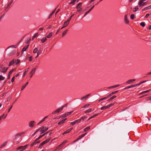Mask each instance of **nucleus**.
Returning <instances> with one entry per match:
<instances>
[{"label": "nucleus", "mask_w": 151, "mask_h": 151, "mask_svg": "<svg viewBox=\"0 0 151 151\" xmlns=\"http://www.w3.org/2000/svg\"><path fill=\"white\" fill-rule=\"evenodd\" d=\"M28 144H26L25 145L23 146H21L18 147L17 148V150H19V151H23L25 150L28 146Z\"/></svg>", "instance_id": "nucleus-1"}, {"label": "nucleus", "mask_w": 151, "mask_h": 151, "mask_svg": "<svg viewBox=\"0 0 151 151\" xmlns=\"http://www.w3.org/2000/svg\"><path fill=\"white\" fill-rule=\"evenodd\" d=\"M82 3H79L76 6V8L77 9V12H80L82 9V8L81 7Z\"/></svg>", "instance_id": "nucleus-2"}, {"label": "nucleus", "mask_w": 151, "mask_h": 151, "mask_svg": "<svg viewBox=\"0 0 151 151\" xmlns=\"http://www.w3.org/2000/svg\"><path fill=\"white\" fill-rule=\"evenodd\" d=\"M8 68H6L3 65H0V71L4 73H6L7 70Z\"/></svg>", "instance_id": "nucleus-3"}, {"label": "nucleus", "mask_w": 151, "mask_h": 151, "mask_svg": "<svg viewBox=\"0 0 151 151\" xmlns=\"http://www.w3.org/2000/svg\"><path fill=\"white\" fill-rule=\"evenodd\" d=\"M144 1L142 0H140L138 2V4L139 5V7H143L145 5H146L147 4V2H144Z\"/></svg>", "instance_id": "nucleus-4"}, {"label": "nucleus", "mask_w": 151, "mask_h": 151, "mask_svg": "<svg viewBox=\"0 0 151 151\" xmlns=\"http://www.w3.org/2000/svg\"><path fill=\"white\" fill-rule=\"evenodd\" d=\"M63 107L64 106H62L61 108H58V109L55 110V111L52 112V114H53L59 113L63 109Z\"/></svg>", "instance_id": "nucleus-5"}, {"label": "nucleus", "mask_w": 151, "mask_h": 151, "mask_svg": "<svg viewBox=\"0 0 151 151\" xmlns=\"http://www.w3.org/2000/svg\"><path fill=\"white\" fill-rule=\"evenodd\" d=\"M67 142V141L66 140L64 141L63 142H62V143L59 145L56 148V149H60L61 148L62 146L64 145L65 143Z\"/></svg>", "instance_id": "nucleus-6"}, {"label": "nucleus", "mask_w": 151, "mask_h": 151, "mask_svg": "<svg viewBox=\"0 0 151 151\" xmlns=\"http://www.w3.org/2000/svg\"><path fill=\"white\" fill-rule=\"evenodd\" d=\"M48 129V128L47 127H43L41 129L40 131L42 132L41 134L44 132Z\"/></svg>", "instance_id": "nucleus-7"}, {"label": "nucleus", "mask_w": 151, "mask_h": 151, "mask_svg": "<svg viewBox=\"0 0 151 151\" xmlns=\"http://www.w3.org/2000/svg\"><path fill=\"white\" fill-rule=\"evenodd\" d=\"M86 133L84 134H82L81 136H79L76 140H74L73 141V142H75L78 141L80 139H81L83 137L86 135Z\"/></svg>", "instance_id": "nucleus-8"}, {"label": "nucleus", "mask_w": 151, "mask_h": 151, "mask_svg": "<svg viewBox=\"0 0 151 151\" xmlns=\"http://www.w3.org/2000/svg\"><path fill=\"white\" fill-rule=\"evenodd\" d=\"M35 122L34 121H30L29 123V126L31 127H32L35 126Z\"/></svg>", "instance_id": "nucleus-9"}, {"label": "nucleus", "mask_w": 151, "mask_h": 151, "mask_svg": "<svg viewBox=\"0 0 151 151\" xmlns=\"http://www.w3.org/2000/svg\"><path fill=\"white\" fill-rule=\"evenodd\" d=\"M81 122V119H77L74 122H71L70 124L72 125H75L76 123H78Z\"/></svg>", "instance_id": "nucleus-10"}, {"label": "nucleus", "mask_w": 151, "mask_h": 151, "mask_svg": "<svg viewBox=\"0 0 151 151\" xmlns=\"http://www.w3.org/2000/svg\"><path fill=\"white\" fill-rule=\"evenodd\" d=\"M36 70V68H34L31 71V72L29 73V74L30 75V78H31L33 75L35 73V72Z\"/></svg>", "instance_id": "nucleus-11"}, {"label": "nucleus", "mask_w": 151, "mask_h": 151, "mask_svg": "<svg viewBox=\"0 0 151 151\" xmlns=\"http://www.w3.org/2000/svg\"><path fill=\"white\" fill-rule=\"evenodd\" d=\"M16 59H13L12 61H11V62H9V66H10L11 65H13L16 62Z\"/></svg>", "instance_id": "nucleus-12"}, {"label": "nucleus", "mask_w": 151, "mask_h": 151, "mask_svg": "<svg viewBox=\"0 0 151 151\" xmlns=\"http://www.w3.org/2000/svg\"><path fill=\"white\" fill-rule=\"evenodd\" d=\"M38 139H36L35 141L33 142L31 145V147H32L34 145L36 144L37 143H39L40 142V141H38Z\"/></svg>", "instance_id": "nucleus-13"}, {"label": "nucleus", "mask_w": 151, "mask_h": 151, "mask_svg": "<svg viewBox=\"0 0 151 151\" xmlns=\"http://www.w3.org/2000/svg\"><path fill=\"white\" fill-rule=\"evenodd\" d=\"M124 21L126 23H129V21L127 19V14L125 15L124 16Z\"/></svg>", "instance_id": "nucleus-14"}, {"label": "nucleus", "mask_w": 151, "mask_h": 151, "mask_svg": "<svg viewBox=\"0 0 151 151\" xmlns=\"http://www.w3.org/2000/svg\"><path fill=\"white\" fill-rule=\"evenodd\" d=\"M77 1V2L79 1V0H73L71 1L70 3L69 4L72 5H74L75 4V2L76 1Z\"/></svg>", "instance_id": "nucleus-15"}, {"label": "nucleus", "mask_w": 151, "mask_h": 151, "mask_svg": "<svg viewBox=\"0 0 151 151\" xmlns=\"http://www.w3.org/2000/svg\"><path fill=\"white\" fill-rule=\"evenodd\" d=\"M118 92V91H116L112 92L111 93H110L108 96H107L108 98H109V97L111 96L112 95L117 93V92Z\"/></svg>", "instance_id": "nucleus-16"}, {"label": "nucleus", "mask_w": 151, "mask_h": 151, "mask_svg": "<svg viewBox=\"0 0 151 151\" xmlns=\"http://www.w3.org/2000/svg\"><path fill=\"white\" fill-rule=\"evenodd\" d=\"M7 143V141L4 142L0 146V148H2L3 147H4L6 146Z\"/></svg>", "instance_id": "nucleus-17"}, {"label": "nucleus", "mask_w": 151, "mask_h": 151, "mask_svg": "<svg viewBox=\"0 0 151 151\" xmlns=\"http://www.w3.org/2000/svg\"><path fill=\"white\" fill-rule=\"evenodd\" d=\"M90 95V94H88L85 96L82 97L81 98V100H83L84 99H85V100L86 99L88 98V97Z\"/></svg>", "instance_id": "nucleus-18"}, {"label": "nucleus", "mask_w": 151, "mask_h": 151, "mask_svg": "<svg viewBox=\"0 0 151 151\" xmlns=\"http://www.w3.org/2000/svg\"><path fill=\"white\" fill-rule=\"evenodd\" d=\"M135 81V79L129 80L127 81L126 82V83H127L128 84H130L132 82Z\"/></svg>", "instance_id": "nucleus-19"}, {"label": "nucleus", "mask_w": 151, "mask_h": 151, "mask_svg": "<svg viewBox=\"0 0 151 151\" xmlns=\"http://www.w3.org/2000/svg\"><path fill=\"white\" fill-rule=\"evenodd\" d=\"M56 9V8H55L54 10L52 12L50 13V15L49 17H48V18L49 19H50V18H51V17H52V15L55 12Z\"/></svg>", "instance_id": "nucleus-20"}, {"label": "nucleus", "mask_w": 151, "mask_h": 151, "mask_svg": "<svg viewBox=\"0 0 151 151\" xmlns=\"http://www.w3.org/2000/svg\"><path fill=\"white\" fill-rule=\"evenodd\" d=\"M72 129V128H71L67 130L63 133V134H67V133L69 132Z\"/></svg>", "instance_id": "nucleus-21"}, {"label": "nucleus", "mask_w": 151, "mask_h": 151, "mask_svg": "<svg viewBox=\"0 0 151 151\" xmlns=\"http://www.w3.org/2000/svg\"><path fill=\"white\" fill-rule=\"evenodd\" d=\"M151 8V5H150V6H147V7H145V8H144V9H142V11H145L146 10L150 9Z\"/></svg>", "instance_id": "nucleus-22"}, {"label": "nucleus", "mask_w": 151, "mask_h": 151, "mask_svg": "<svg viewBox=\"0 0 151 151\" xmlns=\"http://www.w3.org/2000/svg\"><path fill=\"white\" fill-rule=\"evenodd\" d=\"M67 118H66V119H63L62 120L60 121V122H59L58 123V124L60 125L61 124H62L65 121H66L67 120Z\"/></svg>", "instance_id": "nucleus-23"}, {"label": "nucleus", "mask_w": 151, "mask_h": 151, "mask_svg": "<svg viewBox=\"0 0 151 151\" xmlns=\"http://www.w3.org/2000/svg\"><path fill=\"white\" fill-rule=\"evenodd\" d=\"M116 97V96H114L112 97H111L110 99H109L107 100V101L108 102H109L110 101L112 100L113 99H114Z\"/></svg>", "instance_id": "nucleus-24"}, {"label": "nucleus", "mask_w": 151, "mask_h": 151, "mask_svg": "<svg viewBox=\"0 0 151 151\" xmlns=\"http://www.w3.org/2000/svg\"><path fill=\"white\" fill-rule=\"evenodd\" d=\"M28 83V82H27L24 85H23L21 88V90H23L27 86Z\"/></svg>", "instance_id": "nucleus-25"}, {"label": "nucleus", "mask_w": 151, "mask_h": 151, "mask_svg": "<svg viewBox=\"0 0 151 151\" xmlns=\"http://www.w3.org/2000/svg\"><path fill=\"white\" fill-rule=\"evenodd\" d=\"M23 134V133L22 132H21L19 133L17 135H16L15 136V138L17 139V138H18V137L21 136L22 134Z\"/></svg>", "instance_id": "nucleus-26"}, {"label": "nucleus", "mask_w": 151, "mask_h": 151, "mask_svg": "<svg viewBox=\"0 0 151 151\" xmlns=\"http://www.w3.org/2000/svg\"><path fill=\"white\" fill-rule=\"evenodd\" d=\"M29 46V45H27V46L24 47L22 50V52H24L27 49L28 47Z\"/></svg>", "instance_id": "nucleus-27"}, {"label": "nucleus", "mask_w": 151, "mask_h": 151, "mask_svg": "<svg viewBox=\"0 0 151 151\" xmlns=\"http://www.w3.org/2000/svg\"><path fill=\"white\" fill-rule=\"evenodd\" d=\"M92 111V109H89L87 110H86L85 111H84V113H89L91 112Z\"/></svg>", "instance_id": "nucleus-28"}, {"label": "nucleus", "mask_w": 151, "mask_h": 151, "mask_svg": "<svg viewBox=\"0 0 151 151\" xmlns=\"http://www.w3.org/2000/svg\"><path fill=\"white\" fill-rule=\"evenodd\" d=\"M52 36V34L51 32L49 33L46 36V38H49Z\"/></svg>", "instance_id": "nucleus-29"}, {"label": "nucleus", "mask_w": 151, "mask_h": 151, "mask_svg": "<svg viewBox=\"0 0 151 151\" xmlns=\"http://www.w3.org/2000/svg\"><path fill=\"white\" fill-rule=\"evenodd\" d=\"M68 29L65 30V31H64V32H63L62 35V37H63L67 33V32H68Z\"/></svg>", "instance_id": "nucleus-30"}, {"label": "nucleus", "mask_w": 151, "mask_h": 151, "mask_svg": "<svg viewBox=\"0 0 151 151\" xmlns=\"http://www.w3.org/2000/svg\"><path fill=\"white\" fill-rule=\"evenodd\" d=\"M45 144V143L43 141L40 144L39 146V148H40L42 147V146Z\"/></svg>", "instance_id": "nucleus-31"}, {"label": "nucleus", "mask_w": 151, "mask_h": 151, "mask_svg": "<svg viewBox=\"0 0 151 151\" xmlns=\"http://www.w3.org/2000/svg\"><path fill=\"white\" fill-rule=\"evenodd\" d=\"M29 69V68H27L25 69V72H24V73L23 74V75L22 77H24V76H25V75L26 74V73L28 71Z\"/></svg>", "instance_id": "nucleus-32"}, {"label": "nucleus", "mask_w": 151, "mask_h": 151, "mask_svg": "<svg viewBox=\"0 0 151 151\" xmlns=\"http://www.w3.org/2000/svg\"><path fill=\"white\" fill-rule=\"evenodd\" d=\"M48 133V132H47L46 133L43 134L42 135L40 136L37 139H38V140L40 138H41L42 137H43L45 135V134Z\"/></svg>", "instance_id": "nucleus-33"}, {"label": "nucleus", "mask_w": 151, "mask_h": 151, "mask_svg": "<svg viewBox=\"0 0 151 151\" xmlns=\"http://www.w3.org/2000/svg\"><path fill=\"white\" fill-rule=\"evenodd\" d=\"M150 90H151V89H149V90H147V91H142V92L140 94H142L145 93H146L149 92L150 91Z\"/></svg>", "instance_id": "nucleus-34"}, {"label": "nucleus", "mask_w": 151, "mask_h": 151, "mask_svg": "<svg viewBox=\"0 0 151 151\" xmlns=\"http://www.w3.org/2000/svg\"><path fill=\"white\" fill-rule=\"evenodd\" d=\"M46 40H47V38L46 37H45V38H42V39H41V41L42 43H44L46 41Z\"/></svg>", "instance_id": "nucleus-35"}, {"label": "nucleus", "mask_w": 151, "mask_h": 151, "mask_svg": "<svg viewBox=\"0 0 151 151\" xmlns=\"http://www.w3.org/2000/svg\"><path fill=\"white\" fill-rule=\"evenodd\" d=\"M42 52V50H39L37 52V56L36 57V58L37 57L39 56V55L41 54V53Z\"/></svg>", "instance_id": "nucleus-36"}, {"label": "nucleus", "mask_w": 151, "mask_h": 151, "mask_svg": "<svg viewBox=\"0 0 151 151\" xmlns=\"http://www.w3.org/2000/svg\"><path fill=\"white\" fill-rule=\"evenodd\" d=\"M139 9V8L138 6H136L135 8L133 9V12H135L138 10Z\"/></svg>", "instance_id": "nucleus-37"}, {"label": "nucleus", "mask_w": 151, "mask_h": 151, "mask_svg": "<svg viewBox=\"0 0 151 151\" xmlns=\"http://www.w3.org/2000/svg\"><path fill=\"white\" fill-rule=\"evenodd\" d=\"M90 129V127H86L84 130V131L85 132H86L87 131L89 130Z\"/></svg>", "instance_id": "nucleus-38"}, {"label": "nucleus", "mask_w": 151, "mask_h": 151, "mask_svg": "<svg viewBox=\"0 0 151 151\" xmlns=\"http://www.w3.org/2000/svg\"><path fill=\"white\" fill-rule=\"evenodd\" d=\"M119 86V85H114V86H111V87H108V88H116V87Z\"/></svg>", "instance_id": "nucleus-39"}, {"label": "nucleus", "mask_w": 151, "mask_h": 151, "mask_svg": "<svg viewBox=\"0 0 151 151\" xmlns=\"http://www.w3.org/2000/svg\"><path fill=\"white\" fill-rule=\"evenodd\" d=\"M146 100L147 101H150L151 102V96L146 98Z\"/></svg>", "instance_id": "nucleus-40"}, {"label": "nucleus", "mask_w": 151, "mask_h": 151, "mask_svg": "<svg viewBox=\"0 0 151 151\" xmlns=\"http://www.w3.org/2000/svg\"><path fill=\"white\" fill-rule=\"evenodd\" d=\"M108 98L107 96L106 97H105L103 98H102L100 99L99 100V101H102L103 100L106 99H108Z\"/></svg>", "instance_id": "nucleus-41"}, {"label": "nucleus", "mask_w": 151, "mask_h": 151, "mask_svg": "<svg viewBox=\"0 0 151 151\" xmlns=\"http://www.w3.org/2000/svg\"><path fill=\"white\" fill-rule=\"evenodd\" d=\"M135 17L134 14H131L130 15V18L131 19H133Z\"/></svg>", "instance_id": "nucleus-42"}, {"label": "nucleus", "mask_w": 151, "mask_h": 151, "mask_svg": "<svg viewBox=\"0 0 151 151\" xmlns=\"http://www.w3.org/2000/svg\"><path fill=\"white\" fill-rule=\"evenodd\" d=\"M140 25L142 27H144L145 26V24L144 22H142L140 23Z\"/></svg>", "instance_id": "nucleus-43"}, {"label": "nucleus", "mask_w": 151, "mask_h": 151, "mask_svg": "<svg viewBox=\"0 0 151 151\" xmlns=\"http://www.w3.org/2000/svg\"><path fill=\"white\" fill-rule=\"evenodd\" d=\"M38 35V33H36L33 36L32 40H33Z\"/></svg>", "instance_id": "nucleus-44"}, {"label": "nucleus", "mask_w": 151, "mask_h": 151, "mask_svg": "<svg viewBox=\"0 0 151 151\" xmlns=\"http://www.w3.org/2000/svg\"><path fill=\"white\" fill-rule=\"evenodd\" d=\"M5 79V77L2 75H0V81L4 80Z\"/></svg>", "instance_id": "nucleus-45"}, {"label": "nucleus", "mask_w": 151, "mask_h": 151, "mask_svg": "<svg viewBox=\"0 0 151 151\" xmlns=\"http://www.w3.org/2000/svg\"><path fill=\"white\" fill-rule=\"evenodd\" d=\"M87 118V117L86 116H83L81 118L79 119H81V121L82 119H85Z\"/></svg>", "instance_id": "nucleus-46"}, {"label": "nucleus", "mask_w": 151, "mask_h": 151, "mask_svg": "<svg viewBox=\"0 0 151 151\" xmlns=\"http://www.w3.org/2000/svg\"><path fill=\"white\" fill-rule=\"evenodd\" d=\"M146 82L145 81H143V82H140V83H139L136 84L137 85V86L140 85L142 83H144V82Z\"/></svg>", "instance_id": "nucleus-47"}, {"label": "nucleus", "mask_w": 151, "mask_h": 151, "mask_svg": "<svg viewBox=\"0 0 151 151\" xmlns=\"http://www.w3.org/2000/svg\"><path fill=\"white\" fill-rule=\"evenodd\" d=\"M37 51V48H35L34 49L33 51V53H36Z\"/></svg>", "instance_id": "nucleus-48"}, {"label": "nucleus", "mask_w": 151, "mask_h": 151, "mask_svg": "<svg viewBox=\"0 0 151 151\" xmlns=\"http://www.w3.org/2000/svg\"><path fill=\"white\" fill-rule=\"evenodd\" d=\"M99 114H95L94 115L91 116V118H93L95 117L96 116H97Z\"/></svg>", "instance_id": "nucleus-49"}, {"label": "nucleus", "mask_w": 151, "mask_h": 151, "mask_svg": "<svg viewBox=\"0 0 151 151\" xmlns=\"http://www.w3.org/2000/svg\"><path fill=\"white\" fill-rule=\"evenodd\" d=\"M69 24V23H67L66 21L64 23L63 25L65 26V27L67 26Z\"/></svg>", "instance_id": "nucleus-50"}, {"label": "nucleus", "mask_w": 151, "mask_h": 151, "mask_svg": "<svg viewBox=\"0 0 151 151\" xmlns=\"http://www.w3.org/2000/svg\"><path fill=\"white\" fill-rule=\"evenodd\" d=\"M14 69H12L11 70L9 73L8 74L9 75H10L13 72V71H14Z\"/></svg>", "instance_id": "nucleus-51"}, {"label": "nucleus", "mask_w": 151, "mask_h": 151, "mask_svg": "<svg viewBox=\"0 0 151 151\" xmlns=\"http://www.w3.org/2000/svg\"><path fill=\"white\" fill-rule=\"evenodd\" d=\"M20 62V60L19 59H18L17 60H16V62L15 63L16 64V65H17L18 64H19Z\"/></svg>", "instance_id": "nucleus-52"}, {"label": "nucleus", "mask_w": 151, "mask_h": 151, "mask_svg": "<svg viewBox=\"0 0 151 151\" xmlns=\"http://www.w3.org/2000/svg\"><path fill=\"white\" fill-rule=\"evenodd\" d=\"M30 40L31 39L30 38H29L28 40H27L26 41V43L27 44L29 43Z\"/></svg>", "instance_id": "nucleus-53"}, {"label": "nucleus", "mask_w": 151, "mask_h": 151, "mask_svg": "<svg viewBox=\"0 0 151 151\" xmlns=\"http://www.w3.org/2000/svg\"><path fill=\"white\" fill-rule=\"evenodd\" d=\"M10 47H12V48H15L16 47V45H12L8 47V48H10Z\"/></svg>", "instance_id": "nucleus-54"}, {"label": "nucleus", "mask_w": 151, "mask_h": 151, "mask_svg": "<svg viewBox=\"0 0 151 151\" xmlns=\"http://www.w3.org/2000/svg\"><path fill=\"white\" fill-rule=\"evenodd\" d=\"M106 106H104L101 108V109L102 110H104L105 109H106Z\"/></svg>", "instance_id": "nucleus-55"}, {"label": "nucleus", "mask_w": 151, "mask_h": 151, "mask_svg": "<svg viewBox=\"0 0 151 151\" xmlns=\"http://www.w3.org/2000/svg\"><path fill=\"white\" fill-rule=\"evenodd\" d=\"M50 139H48L46 140H45L44 141V142L45 143H47L48 142L50 141Z\"/></svg>", "instance_id": "nucleus-56"}, {"label": "nucleus", "mask_w": 151, "mask_h": 151, "mask_svg": "<svg viewBox=\"0 0 151 151\" xmlns=\"http://www.w3.org/2000/svg\"><path fill=\"white\" fill-rule=\"evenodd\" d=\"M44 119H42L41 121H40L37 124H40L42 122L44 121Z\"/></svg>", "instance_id": "nucleus-57"}, {"label": "nucleus", "mask_w": 151, "mask_h": 151, "mask_svg": "<svg viewBox=\"0 0 151 151\" xmlns=\"http://www.w3.org/2000/svg\"><path fill=\"white\" fill-rule=\"evenodd\" d=\"M13 0H11V2L8 3V6H9L12 4L13 2Z\"/></svg>", "instance_id": "nucleus-58"}, {"label": "nucleus", "mask_w": 151, "mask_h": 151, "mask_svg": "<svg viewBox=\"0 0 151 151\" xmlns=\"http://www.w3.org/2000/svg\"><path fill=\"white\" fill-rule=\"evenodd\" d=\"M73 112V111H71V112H68V113H66V114L67 116H68V115H70Z\"/></svg>", "instance_id": "nucleus-59"}, {"label": "nucleus", "mask_w": 151, "mask_h": 151, "mask_svg": "<svg viewBox=\"0 0 151 151\" xmlns=\"http://www.w3.org/2000/svg\"><path fill=\"white\" fill-rule=\"evenodd\" d=\"M132 88V86H129L126 87L124 89H127L129 88Z\"/></svg>", "instance_id": "nucleus-60"}, {"label": "nucleus", "mask_w": 151, "mask_h": 151, "mask_svg": "<svg viewBox=\"0 0 151 151\" xmlns=\"http://www.w3.org/2000/svg\"><path fill=\"white\" fill-rule=\"evenodd\" d=\"M90 12V11H88L87 12H86L84 14V17L88 13Z\"/></svg>", "instance_id": "nucleus-61"}, {"label": "nucleus", "mask_w": 151, "mask_h": 151, "mask_svg": "<svg viewBox=\"0 0 151 151\" xmlns=\"http://www.w3.org/2000/svg\"><path fill=\"white\" fill-rule=\"evenodd\" d=\"M89 104H86L85 105L83 106L82 107V108H85L86 107L89 106Z\"/></svg>", "instance_id": "nucleus-62"}, {"label": "nucleus", "mask_w": 151, "mask_h": 151, "mask_svg": "<svg viewBox=\"0 0 151 151\" xmlns=\"http://www.w3.org/2000/svg\"><path fill=\"white\" fill-rule=\"evenodd\" d=\"M14 79H15V77L14 76L13 77L12 79V80H11V82H14Z\"/></svg>", "instance_id": "nucleus-63"}, {"label": "nucleus", "mask_w": 151, "mask_h": 151, "mask_svg": "<svg viewBox=\"0 0 151 151\" xmlns=\"http://www.w3.org/2000/svg\"><path fill=\"white\" fill-rule=\"evenodd\" d=\"M29 61H31L32 60V56H31L29 57Z\"/></svg>", "instance_id": "nucleus-64"}]
</instances>
